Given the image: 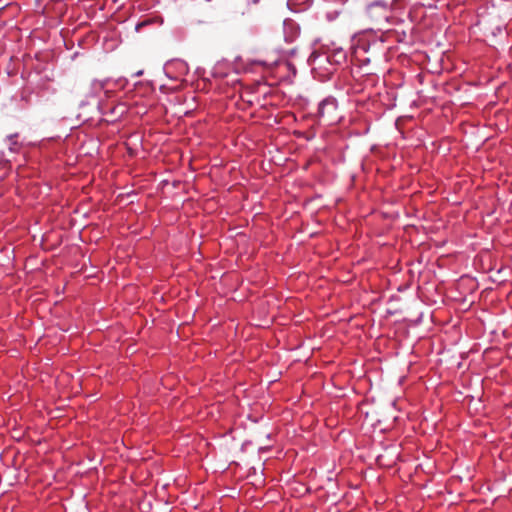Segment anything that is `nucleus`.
<instances>
[{"instance_id": "f257e3e1", "label": "nucleus", "mask_w": 512, "mask_h": 512, "mask_svg": "<svg viewBox=\"0 0 512 512\" xmlns=\"http://www.w3.org/2000/svg\"><path fill=\"white\" fill-rule=\"evenodd\" d=\"M337 106L334 100H323L319 104L318 115L320 118L332 120V114L336 111Z\"/></svg>"}, {"instance_id": "f03ea898", "label": "nucleus", "mask_w": 512, "mask_h": 512, "mask_svg": "<svg viewBox=\"0 0 512 512\" xmlns=\"http://www.w3.org/2000/svg\"><path fill=\"white\" fill-rule=\"evenodd\" d=\"M375 9H381V7H371V5L368 6L367 8V14L368 16L371 18V12Z\"/></svg>"}, {"instance_id": "7ed1b4c3", "label": "nucleus", "mask_w": 512, "mask_h": 512, "mask_svg": "<svg viewBox=\"0 0 512 512\" xmlns=\"http://www.w3.org/2000/svg\"><path fill=\"white\" fill-rule=\"evenodd\" d=\"M95 85H96V86H98L99 88H102V87H103V85H102V83H101V82H97V83H95Z\"/></svg>"}, {"instance_id": "20e7f679", "label": "nucleus", "mask_w": 512, "mask_h": 512, "mask_svg": "<svg viewBox=\"0 0 512 512\" xmlns=\"http://www.w3.org/2000/svg\"><path fill=\"white\" fill-rule=\"evenodd\" d=\"M342 3H345L347 0H340Z\"/></svg>"}]
</instances>
